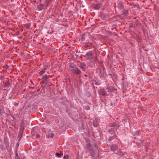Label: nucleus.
<instances>
[{"label":"nucleus","mask_w":159,"mask_h":159,"mask_svg":"<svg viewBox=\"0 0 159 159\" xmlns=\"http://www.w3.org/2000/svg\"><path fill=\"white\" fill-rule=\"evenodd\" d=\"M48 76H47V75H45L42 78V79L43 81H47L48 80Z\"/></svg>","instance_id":"14"},{"label":"nucleus","mask_w":159,"mask_h":159,"mask_svg":"<svg viewBox=\"0 0 159 159\" xmlns=\"http://www.w3.org/2000/svg\"><path fill=\"white\" fill-rule=\"evenodd\" d=\"M30 25H26V28L27 29H29L30 28Z\"/></svg>","instance_id":"25"},{"label":"nucleus","mask_w":159,"mask_h":159,"mask_svg":"<svg viewBox=\"0 0 159 159\" xmlns=\"http://www.w3.org/2000/svg\"><path fill=\"white\" fill-rule=\"evenodd\" d=\"M56 155L58 157H61V156H62L63 155V153L61 152L60 153H58L57 152V153H56Z\"/></svg>","instance_id":"20"},{"label":"nucleus","mask_w":159,"mask_h":159,"mask_svg":"<svg viewBox=\"0 0 159 159\" xmlns=\"http://www.w3.org/2000/svg\"><path fill=\"white\" fill-rule=\"evenodd\" d=\"M134 26V24L132 23H130L129 25V27L130 28H132Z\"/></svg>","instance_id":"22"},{"label":"nucleus","mask_w":159,"mask_h":159,"mask_svg":"<svg viewBox=\"0 0 159 159\" xmlns=\"http://www.w3.org/2000/svg\"><path fill=\"white\" fill-rule=\"evenodd\" d=\"M10 84V82L9 81H6L4 84V87H7Z\"/></svg>","instance_id":"16"},{"label":"nucleus","mask_w":159,"mask_h":159,"mask_svg":"<svg viewBox=\"0 0 159 159\" xmlns=\"http://www.w3.org/2000/svg\"><path fill=\"white\" fill-rule=\"evenodd\" d=\"M117 7L120 9H122L123 8L124 6L122 2L120 1L118 3Z\"/></svg>","instance_id":"10"},{"label":"nucleus","mask_w":159,"mask_h":159,"mask_svg":"<svg viewBox=\"0 0 159 159\" xmlns=\"http://www.w3.org/2000/svg\"><path fill=\"white\" fill-rule=\"evenodd\" d=\"M3 78V76L2 75H0V80H2Z\"/></svg>","instance_id":"27"},{"label":"nucleus","mask_w":159,"mask_h":159,"mask_svg":"<svg viewBox=\"0 0 159 159\" xmlns=\"http://www.w3.org/2000/svg\"><path fill=\"white\" fill-rule=\"evenodd\" d=\"M89 1H92V0H89Z\"/></svg>","instance_id":"32"},{"label":"nucleus","mask_w":159,"mask_h":159,"mask_svg":"<svg viewBox=\"0 0 159 159\" xmlns=\"http://www.w3.org/2000/svg\"><path fill=\"white\" fill-rule=\"evenodd\" d=\"M111 149L113 151H116L118 148V145L116 144H114L112 145L111 147Z\"/></svg>","instance_id":"9"},{"label":"nucleus","mask_w":159,"mask_h":159,"mask_svg":"<svg viewBox=\"0 0 159 159\" xmlns=\"http://www.w3.org/2000/svg\"><path fill=\"white\" fill-rule=\"evenodd\" d=\"M98 92L99 95L102 96H104L107 94V92L105 91L104 89H102L99 90Z\"/></svg>","instance_id":"4"},{"label":"nucleus","mask_w":159,"mask_h":159,"mask_svg":"<svg viewBox=\"0 0 159 159\" xmlns=\"http://www.w3.org/2000/svg\"><path fill=\"white\" fill-rule=\"evenodd\" d=\"M54 135L53 133H50L46 135V137L48 138H52Z\"/></svg>","instance_id":"11"},{"label":"nucleus","mask_w":159,"mask_h":159,"mask_svg":"<svg viewBox=\"0 0 159 159\" xmlns=\"http://www.w3.org/2000/svg\"><path fill=\"white\" fill-rule=\"evenodd\" d=\"M120 155H123V153H122V154H121Z\"/></svg>","instance_id":"31"},{"label":"nucleus","mask_w":159,"mask_h":159,"mask_svg":"<svg viewBox=\"0 0 159 159\" xmlns=\"http://www.w3.org/2000/svg\"><path fill=\"white\" fill-rule=\"evenodd\" d=\"M87 147L91 155L93 156L95 155H97L98 153V148L97 147V144H95L92 146L90 143L87 144Z\"/></svg>","instance_id":"1"},{"label":"nucleus","mask_w":159,"mask_h":159,"mask_svg":"<svg viewBox=\"0 0 159 159\" xmlns=\"http://www.w3.org/2000/svg\"><path fill=\"white\" fill-rule=\"evenodd\" d=\"M101 5L100 3H98L93 5V7L95 10H98L101 7Z\"/></svg>","instance_id":"8"},{"label":"nucleus","mask_w":159,"mask_h":159,"mask_svg":"<svg viewBox=\"0 0 159 159\" xmlns=\"http://www.w3.org/2000/svg\"><path fill=\"white\" fill-rule=\"evenodd\" d=\"M4 112L3 108L2 106H0V114L2 115Z\"/></svg>","instance_id":"15"},{"label":"nucleus","mask_w":159,"mask_h":159,"mask_svg":"<svg viewBox=\"0 0 159 159\" xmlns=\"http://www.w3.org/2000/svg\"><path fill=\"white\" fill-rule=\"evenodd\" d=\"M92 45V43H86V44L85 45V48H87L88 47Z\"/></svg>","instance_id":"19"},{"label":"nucleus","mask_w":159,"mask_h":159,"mask_svg":"<svg viewBox=\"0 0 159 159\" xmlns=\"http://www.w3.org/2000/svg\"><path fill=\"white\" fill-rule=\"evenodd\" d=\"M69 66L70 68H73V69L76 67L74 63H70L69 64Z\"/></svg>","instance_id":"17"},{"label":"nucleus","mask_w":159,"mask_h":159,"mask_svg":"<svg viewBox=\"0 0 159 159\" xmlns=\"http://www.w3.org/2000/svg\"><path fill=\"white\" fill-rule=\"evenodd\" d=\"M9 67V65L6 64L3 67L6 69H8Z\"/></svg>","instance_id":"23"},{"label":"nucleus","mask_w":159,"mask_h":159,"mask_svg":"<svg viewBox=\"0 0 159 159\" xmlns=\"http://www.w3.org/2000/svg\"><path fill=\"white\" fill-rule=\"evenodd\" d=\"M93 57V54L92 52H90L87 53L84 56V57L87 58H91Z\"/></svg>","instance_id":"7"},{"label":"nucleus","mask_w":159,"mask_h":159,"mask_svg":"<svg viewBox=\"0 0 159 159\" xmlns=\"http://www.w3.org/2000/svg\"><path fill=\"white\" fill-rule=\"evenodd\" d=\"M51 0H44V4L46 5L47 6H48V3Z\"/></svg>","instance_id":"18"},{"label":"nucleus","mask_w":159,"mask_h":159,"mask_svg":"<svg viewBox=\"0 0 159 159\" xmlns=\"http://www.w3.org/2000/svg\"><path fill=\"white\" fill-rule=\"evenodd\" d=\"M46 68H44L43 69L41 70H40L39 73V74L40 76L43 75V74L45 72Z\"/></svg>","instance_id":"13"},{"label":"nucleus","mask_w":159,"mask_h":159,"mask_svg":"<svg viewBox=\"0 0 159 159\" xmlns=\"http://www.w3.org/2000/svg\"><path fill=\"white\" fill-rule=\"evenodd\" d=\"M107 92H109L113 91V88L112 86H109L106 88Z\"/></svg>","instance_id":"12"},{"label":"nucleus","mask_w":159,"mask_h":159,"mask_svg":"<svg viewBox=\"0 0 159 159\" xmlns=\"http://www.w3.org/2000/svg\"><path fill=\"white\" fill-rule=\"evenodd\" d=\"M100 121L99 120L98 118H96L95 120H93V126L95 127H97L99 124Z\"/></svg>","instance_id":"5"},{"label":"nucleus","mask_w":159,"mask_h":159,"mask_svg":"<svg viewBox=\"0 0 159 159\" xmlns=\"http://www.w3.org/2000/svg\"><path fill=\"white\" fill-rule=\"evenodd\" d=\"M71 71L72 73H75L77 75H79L81 73L80 70L76 67L71 69Z\"/></svg>","instance_id":"3"},{"label":"nucleus","mask_w":159,"mask_h":159,"mask_svg":"<svg viewBox=\"0 0 159 159\" xmlns=\"http://www.w3.org/2000/svg\"><path fill=\"white\" fill-rule=\"evenodd\" d=\"M48 7L46 5H45L44 4H40L39 5L37 6V9L39 11H41L45 9L47 7Z\"/></svg>","instance_id":"2"},{"label":"nucleus","mask_w":159,"mask_h":159,"mask_svg":"<svg viewBox=\"0 0 159 159\" xmlns=\"http://www.w3.org/2000/svg\"><path fill=\"white\" fill-rule=\"evenodd\" d=\"M18 103H17L16 102H15L14 103V106H17L18 105Z\"/></svg>","instance_id":"26"},{"label":"nucleus","mask_w":159,"mask_h":159,"mask_svg":"<svg viewBox=\"0 0 159 159\" xmlns=\"http://www.w3.org/2000/svg\"><path fill=\"white\" fill-rule=\"evenodd\" d=\"M83 35H84V34H82V38H84Z\"/></svg>","instance_id":"30"},{"label":"nucleus","mask_w":159,"mask_h":159,"mask_svg":"<svg viewBox=\"0 0 159 159\" xmlns=\"http://www.w3.org/2000/svg\"><path fill=\"white\" fill-rule=\"evenodd\" d=\"M16 159H20V157H17Z\"/></svg>","instance_id":"29"},{"label":"nucleus","mask_w":159,"mask_h":159,"mask_svg":"<svg viewBox=\"0 0 159 159\" xmlns=\"http://www.w3.org/2000/svg\"><path fill=\"white\" fill-rule=\"evenodd\" d=\"M79 67L83 71H84L86 68V64L84 63H81L79 66Z\"/></svg>","instance_id":"6"},{"label":"nucleus","mask_w":159,"mask_h":159,"mask_svg":"<svg viewBox=\"0 0 159 159\" xmlns=\"http://www.w3.org/2000/svg\"><path fill=\"white\" fill-rule=\"evenodd\" d=\"M85 109L86 110H88L90 109V107L89 106H87L85 107Z\"/></svg>","instance_id":"24"},{"label":"nucleus","mask_w":159,"mask_h":159,"mask_svg":"<svg viewBox=\"0 0 159 159\" xmlns=\"http://www.w3.org/2000/svg\"><path fill=\"white\" fill-rule=\"evenodd\" d=\"M18 153H17H17H16V158H17V157H18Z\"/></svg>","instance_id":"28"},{"label":"nucleus","mask_w":159,"mask_h":159,"mask_svg":"<svg viewBox=\"0 0 159 159\" xmlns=\"http://www.w3.org/2000/svg\"><path fill=\"white\" fill-rule=\"evenodd\" d=\"M63 158L64 159H68L69 156L67 154L65 155L63 157Z\"/></svg>","instance_id":"21"}]
</instances>
